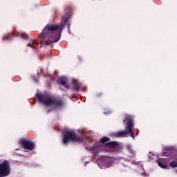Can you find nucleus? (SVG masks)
<instances>
[{
  "mask_svg": "<svg viewBox=\"0 0 177 177\" xmlns=\"http://www.w3.org/2000/svg\"><path fill=\"white\" fill-rule=\"evenodd\" d=\"M100 143L105 145L108 147H111L112 149H115L118 145L115 142H110V138L107 137H104L101 139Z\"/></svg>",
  "mask_w": 177,
  "mask_h": 177,
  "instance_id": "7",
  "label": "nucleus"
},
{
  "mask_svg": "<svg viewBox=\"0 0 177 177\" xmlns=\"http://www.w3.org/2000/svg\"><path fill=\"white\" fill-rule=\"evenodd\" d=\"M37 97L38 102L39 103H42L47 107H53V109H55L57 110H60L64 107V102L60 97L46 95L42 93H37Z\"/></svg>",
  "mask_w": 177,
  "mask_h": 177,
  "instance_id": "2",
  "label": "nucleus"
},
{
  "mask_svg": "<svg viewBox=\"0 0 177 177\" xmlns=\"http://www.w3.org/2000/svg\"><path fill=\"white\" fill-rule=\"evenodd\" d=\"M10 175V164L5 160L0 164V177H6Z\"/></svg>",
  "mask_w": 177,
  "mask_h": 177,
  "instance_id": "5",
  "label": "nucleus"
},
{
  "mask_svg": "<svg viewBox=\"0 0 177 177\" xmlns=\"http://www.w3.org/2000/svg\"><path fill=\"white\" fill-rule=\"evenodd\" d=\"M142 175H145V173H142Z\"/></svg>",
  "mask_w": 177,
  "mask_h": 177,
  "instance_id": "18",
  "label": "nucleus"
},
{
  "mask_svg": "<svg viewBox=\"0 0 177 177\" xmlns=\"http://www.w3.org/2000/svg\"><path fill=\"white\" fill-rule=\"evenodd\" d=\"M67 82H68V79L67 77H60L58 80V83L62 85V86H64L66 89H70V87L67 84Z\"/></svg>",
  "mask_w": 177,
  "mask_h": 177,
  "instance_id": "8",
  "label": "nucleus"
},
{
  "mask_svg": "<svg viewBox=\"0 0 177 177\" xmlns=\"http://www.w3.org/2000/svg\"><path fill=\"white\" fill-rule=\"evenodd\" d=\"M86 139H87V140H88L89 142H93V141L91 140V138H89V137H88V136H86Z\"/></svg>",
  "mask_w": 177,
  "mask_h": 177,
  "instance_id": "15",
  "label": "nucleus"
},
{
  "mask_svg": "<svg viewBox=\"0 0 177 177\" xmlns=\"http://www.w3.org/2000/svg\"><path fill=\"white\" fill-rule=\"evenodd\" d=\"M20 145L23 146L25 150H30V151H32L34 149H35V143L32 142V141H30L28 140L22 139L20 140Z\"/></svg>",
  "mask_w": 177,
  "mask_h": 177,
  "instance_id": "6",
  "label": "nucleus"
},
{
  "mask_svg": "<svg viewBox=\"0 0 177 177\" xmlns=\"http://www.w3.org/2000/svg\"><path fill=\"white\" fill-rule=\"evenodd\" d=\"M169 165L171 168H177V162L171 161L170 162Z\"/></svg>",
  "mask_w": 177,
  "mask_h": 177,
  "instance_id": "12",
  "label": "nucleus"
},
{
  "mask_svg": "<svg viewBox=\"0 0 177 177\" xmlns=\"http://www.w3.org/2000/svg\"><path fill=\"white\" fill-rule=\"evenodd\" d=\"M9 39H10V37H9L8 35H6L3 37V41H9Z\"/></svg>",
  "mask_w": 177,
  "mask_h": 177,
  "instance_id": "14",
  "label": "nucleus"
},
{
  "mask_svg": "<svg viewBox=\"0 0 177 177\" xmlns=\"http://www.w3.org/2000/svg\"><path fill=\"white\" fill-rule=\"evenodd\" d=\"M73 8L71 6H68L65 8V13L62 17V21L59 25L48 24L45 28L43 29L41 34L39 35L40 39H33L30 41L27 46L31 48L32 49H37L38 46L40 48L45 46V45H52L53 42H59L60 39V35H62V31L64 27H68L70 28V19H71V11Z\"/></svg>",
  "mask_w": 177,
  "mask_h": 177,
  "instance_id": "1",
  "label": "nucleus"
},
{
  "mask_svg": "<svg viewBox=\"0 0 177 177\" xmlns=\"http://www.w3.org/2000/svg\"><path fill=\"white\" fill-rule=\"evenodd\" d=\"M127 149L129 150V153L131 154L130 156L131 158L135 157L136 156V152H135V150L132 148V146L128 145L127 146Z\"/></svg>",
  "mask_w": 177,
  "mask_h": 177,
  "instance_id": "10",
  "label": "nucleus"
},
{
  "mask_svg": "<svg viewBox=\"0 0 177 177\" xmlns=\"http://www.w3.org/2000/svg\"><path fill=\"white\" fill-rule=\"evenodd\" d=\"M126 121V131H118L116 133V136L118 138H127L129 133L131 135L133 139H135V133L133 132V128L135 124L133 123V118L132 115H127L125 119L123 120V122Z\"/></svg>",
  "mask_w": 177,
  "mask_h": 177,
  "instance_id": "3",
  "label": "nucleus"
},
{
  "mask_svg": "<svg viewBox=\"0 0 177 177\" xmlns=\"http://www.w3.org/2000/svg\"><path fill=\"white\" fill-rule=\"evenodd\" d=\"M63 144L67 145L69 142H84V138L80 137L74 131H67L63 136Z\"/></svg>",
  "mask_w": 177,
  "mask_h": 177,
  "instance_id": "4",
  "label": "nucleus"
},
{
  "mask_svg": "<svg viewBox=\"0 0 177 177\" xmlns=\"http://www.w3.org/2000/svg\"><path fill=\"white\" fill-rule=\"evenodd\" d=\"M91 150H95V147H91Z\"/></svg>",
  "mask_w": 177,
  "mask_h": 177,
  "instance_id": "16",
  "label": "nucleus"
},
{
  "mask_svg": "<svg viewBox=\"0 0 177 177\" xmlns=\"http://www.w3.org/2000/svg\"><path fill=\"white\" fill-rule=\"evenodd\" d=\"M158 164L159 165V167H160V168H162L163 169H167V165L166 164H163L162 162H158Z\"/></svg>",
  "mask_w": 177,
  "mask_h": 177,
  "instance_id": "13",
  "label": "nucleus"
},
{
  "mask_svg": "<svg viewBox=\"0 0 177 177\" xmlns=\"http://www.w3.org/2000/svg\"><path fill=\"white\" fill-rule=\"evenodd\" d=\"M12 35H16V33L15 32H11Z\"/></svg>",
  "mask_w": 177,
  "mask_h": 177,
  "instance_id": "17",
  "label": "nucleus"
},
{
  "mask_svg": "<svg viewBox=\"0 0 177 177\" xmlns=\"http://www.w3.org/2000/svg\"><path fill=\"white\" fill-rule=\"evenodd\" d=\"M18 35H19V37L22 38V39H27L28 38V35H27L24 32L19 33Z\"/></svg>",
  "mask_w": 177,
  "mask_h": 177,
  "instance_id": "11",
  "label": "nucleus"
},
{
  "mask_svg": "<svg viewBox=\"0 0 177 177\" xmlns=\"http://www.w3.org/2000/svg\"><path fill=\"white\" fill-rule=\"evenodd\" d=\"M72 84H73V86L75 88L74 90L76 92H78V91H80V88L81 86V83H80L79 82H77L75 80H73Z\"/></svg>",
  "mask_w": 177,
  "mask_h": 177,
  "instance_id": "9",
  "label": "nucleus"
}]
</instances>
